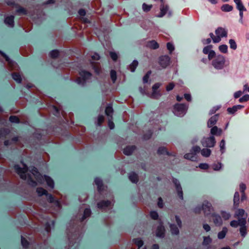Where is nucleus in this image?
Here are the masks:
<instances>
[{"label": "nucleus", "mask_w": 249, "mask_h": 249, "mask_svg": "<svg viewBox=\"0 0 249 249\" xmlns=\"http://www.w3.org/2000/svg\"><path fill=\"white\" fill-rule=\"evenodd\" d=\"M1 54L3 56H4L6 60V61L10 64H12L13 62H12V61L9 58V57L6 55L5 54V53H2V52H0Z\"/></svg>", "instance_id": "338daca9"}, {"label": "nucleus", "mask_w": 249, "mask_h": 249, "mask_svg": "<svg viewBox=\"0 0 249 249\" xmlns=\"http://www.w3.org/2000/svg\"><path fill=\"white\" fill-rule=\"evenodd\" d=\"M222 167V164L220 162L217 163H214L212 165V168L214 171H219Z\"/></svg>", "instance_id": "ea45409f"}, {"label": "nucleus", "mask_w": 249, "mask_h": 249, "mask_svg": "<svg viewBox=\"0 0 249 249\" xmlns=\"http://www.w3.org/2000/svg\"><path fill=\"white\" fill-rule=\"evenodd\" d=\"M36 192L39 196H41L43 195H47V191L42 188H37L36 189Z\"/></svg>", "instance_id": "58836bf2"}, {"label": "nucleus", "mask_w": 249, "mask_h": 249, "mask_svg": "<svg viewBox=\"0 0 249 249\" xmlns=\"http://www.w3.org/2000/svg\"><path fill=\"white\" fill-rule=\"evenodd\" d=\"M211 242V239L209 237H204L203 244L207 245Z\"/></svg>", "instance_id": "e2e57ef3"}, {"label": "nucleus", "mask_w": 249, "mask_h": 249, "mask_svg": "<svg viewBox=\"0 0 249 249\" xmlns=\"http://www.w3.org/2000/svg\"><path fill=\"white\" fill-rule=\"evenodd\" d=\"M243 107L242 105H236L232 107H229L227 109V111L229 113L233 114L238 109H240Z\"/></svg>", "instance_id": "6ab92c4d"}, {"label": "nucleus", "mask_w": 249, "mask_h": 249, "mask_svg": "<svg viewBox=\"0 0 249 249\" xmlns=\"http://www.w3.org/2000/svg\"><path fill=\"white\" fill-rule=\"evenodd\" d=\"M173 182L175 184L176 190L177 192L178 195L179 197V198L183 200V191L182 188L181 186V184L179 181L176 178H173Z\"/></svg>", "instance_id": "1a4fd4ad"}, {"label": "nucleus", "mask_w": 249, "mask_h": 249, "mask_svg": "<svg viewBox=\"0 0 249 249\" xmlns=\"http://www.w3.org/2000/svg\"><path fill=\"white\" fill-rule=\"evenodd\" d=\"M216 35L215 38L213 39V43H216L219 42L221 38L226 37L228 35V31L225 28L222 27H218L215 31Z\"/></svg>", "instance_id": "39448f33"}, {"label": "nucleus", "mask_w": 249, "mask_h": 249, "mask_svg": "<svg viewBox=\"0 0 249 249\" xmlns=\"http://www.w3.org/2000/svg\"><path fill=\"white\" fill-rule=\"evenodd\" d=\"M249 100V95L246 94L239 99L240 103L247 102Z\"/></svg>", "instance_id": "09e8293b"}, {"label": "nucleus", "mask_w": 249, "mask_h": 249, "mask_svg": "<svg viewBox=\"0 0 249 249\" xmlns=\"http://www.w3.org/2000/svg\"><path fill=\"white\" fill-rule=\"evenodd\" d=\"M147 46L151 49H156L159 47L158 43L155 40H151L148 42Z\"/></svg>", "instance_id": "bb28decb"}, {"label": "nucleus", "mask_w": 249, "mask_h": 249, "mask_svg": "<svg viewBox=\"0 0 249 249\" xmlns=\"http://www.w3.org/2000/svg\"><path fill=\"white\" fill-rule=\"evenodd\" d=\"M245 223H247L246 220L244 219H238L237 220H232L230 222V225L232 227L237 228L238 226L243 225Z\"/></svg>", "instance_id": "ddd939ff"}, {"label": "nucleus", "mask_w": 249, "mask_h": 249, "mask_svg": "<svg viewBox=\"0 0 249 249\" xmlns=\"http://www.w3.org/2000/svg\"><path fill=\"white\" fill-rule=\"evenodd\" d=\"M190 151H192L193 153H195V154L196 155L197 153H199L200 151V148L198 146H194L192 147Z\"/></svg>", "instance_id": "603ef678"}, {"label": "nucleus", "mask_w": 249, "mask_h": 249, "mask_svg": "<svg viewBox=\"0 0 249 249\" xmlns=\"http://www.w3.org/2000/svg\"><path fill=\"white\" fill-rule=\"evenodd\" d=\"M170 231L172 234L178 235L179 233L178 227L175 224H170Z\"/></svg>", "instance_id": "a878e982"}, {"label": "nucleus", "mask_w": 249, "mask_h": 249, "mask_svg": "<svg viewBox=\"0 0 249 249\" xmlns=\"http://www.w3.org/2000/svg\"><path fill=\"white\" fill-rule=\"evenodd\" d=\"M150 216L152 219L156 220L158 219L159 217V214L157 212L152 211L150 213Z\"/></svg>", "instance_id": "864d4df0"}, {"label": "nucleus", "mask_w": 249, "mask_h": 249, "mask_svg": "<svg viewBox=\"0 0 249 249\" xmlns=\"http://www.w3.org/2000/svg\"><path fill=\"white\" fill-rule=\"evenodd\" d=\"M218 115L216 114L211 117L208 120L207 123V126L208 127H211L213 125L215 124L217 121Z\"/></svg>", "instance_id": "2eb2a0df"}, {"label": "nucleus", "mask_w": 249, "mask_h": 249, "mask_svg": "<svg viewBox=\"0 0 249 249\" xmlns=\"http://www.w3.org/2000/svg\"><path fill=\"white\" fill-rule=\"evenodd\" d=\"M136 147L135 146H127L124 149V154L129 156L130 155L135 149Z\"/></svg>", "instance_id": "4be33fe9"}, {"label": "nucleus", "mask_w": 249, "mask_h": 249, "mask_svg": "<svg viewBox=\"0 0 249 249\" xmlns=\"http://www.w3.org/2000/svg\"><path fill=\"white\" fill-rule=\"evenodd\" d=\"M50 54L51 57L54 58L58 56L59 52L57 50H53L50 52Z\"/></svg>", "instance_id": "3c124183"}, {"label": "nucleus", "mask_w": 249, "mask_h": 249, "mask_svg": "<svg viewBox=\"0 0 249 249\" xmlns=\"http://www.w3.org/2000/svg\"><path fill=\"white\" fill-rule=\"evenodd\" d=\"M112 202L110 201H102L97 204L98 207L100 209H105L111 206Z\"/></svg>", "instance_id": "4468645a"}, {"label": "nucleus", "mask_w": 249, "mask_h": 249, "mask_svg": "<svg viewBox=\"0 0 249 249\" xmlns=\"http://www.w3.org/2000/svg\"><path fill=\"white\" fill-rule=\"evenodd\" d=\"M94 182L97 186L98 191H101L103 189V183L102 180L99 178H96L94 180Z\"/></svg>", "instance_id": "2f4dec72"}, {"label": "nucleus", "mask_w": 249, "mask_h": 249, "mask_svg": "<svg viewBox=\"0 0 249 249\" xmlns=\"http://www.w3.org/2000/svg\"><path fill=\"white\" fill-rule=\"evenodd\" d=\"M227 232V229L226 227H224L222 229V231L218 233V238L220 239H223L225 237Z\"/></svg>", "instance_id": "f704fd0d"}, {"label": "nucleus", "mask_w": 249, "mask_h": 249, "mask_svg": "<svg viewBox=\"0 0 249 249\" xmlns=\"http://www.w3.org/2000/svg\"><path fill=\"white\" fill-rule=\"evenodd\" d=\"M240 196L239 193L236 192L234 193V198H233V203L234 205L236 206H238L239 203Z\"/></svg>", "instance_id": "c9c22d12"}, {"label": "nucleus", "mask_w": 249, "mask_h": 249, "mask_svg": "<svg viewBox=\"0 0 249 249\" xmlns=\"http://www.w3.org/2000/svg\"><path fill=\"white\" fill-rule=\"evenodd\" d=\"M220 108V107L216 106L214 107L210 111L209 114L212 115L214 114L217 110H218Z\"/></svg>", "instance_id": "774afa93"}, {"label": "nucleus", "mask_w": 249, "mask_h": 249, "mask_svg": "<svg viewBox=\"0 0 249 249\" xmlns=\"http://www.w3.org/2000/svg\"><path fill=\"white\" fill-rule=\"evenodd\" d=\"M221 215L222 217L225 220L229 219L231 217V214L230 213L224 211L221 212Z\"/></svg>", "instance_id": "72a5a7b5"}, {"label": "nucleus", "mask_w": 249, "mask_h": 249, "mask_svg": "<svg viewBox=\"0 0 249 249\" xmlns=\"http://www.w3.org/2000/svg\"><path fill=\"white\" fill-rule=\"evenodd\" d=\"M152 7V5H147L146 3H144L142 4V10L144 12H148L149 11Z\"/></svg>", "instance_id": "c03bdc74"}, {"label": "nucleus", "mask_w": 249, "mask_h": 249, "mask_svg": "<svg viewBox=\"0 0 249 249\" xmlns=\"http://www.w3.org/2000/svg\"><path fill=\"white\" fill-rule=\"evenodd\" d=\"M21 244L23 246V248H27L28 244H29V243L27 241V240H26L25 238H24L23 237H21Z\"/></svg>", "instance_id": "bf43d9fd"}, {"label": "nucleus", "mask_w": 249, "mask_h": 249, "mask_svg": "<svg viewBox=\"0 0 249 249\" xmlns=\"http://www.w3.org/2000/svg\"><path fill=\"white\" fill-rule=\"evenodd\" d=\"M161 96L160 93L158 90L153 91L151 97L153 98L157 99Z\"/></svg>", "instance_id": "a18cd8bd"}, {"label": "nucleus", "mask_w": 249, "mask_h": 249, "mask_svg": "<svg viewBox=\"0 0 249 249\" xmlns=\"http://www.w3.org/2000/svg\"><path fill=\"white\" fill-rule=\"evenodd\" d=\"M110 77L113 82L114 83L116 80V72L114 70H111L110 71Z\"/></svg>", "instance_id": "de8ad7c7"}, {"label": "nucleus", "mask_w": 249, "mask_h": 249, "mask_svg": "<svg viewBox=\"0 0 249 249\" xmlns=\"http://www.w3.org/2000/svg\"><path fill=\"white\" fill-rule=\"evenodd\" d=\"M175 221L178 225V227L179 228H181L182 222H181V221L179 217L178 216L176 215V216H175Z\"/></svg>", "instance_id": "69168bd1"}, {"label": "nucleus", "mask_w": 249, "mask_h": 249, "mask_svg": "<svg viewBox=\"0 0 249 249\" xmlns=\"http://www.w3.org/2000/svg\"><path fill=\"white\" fill-rule=\"evenodd\" d=\"M246 223H245L243 225L240 226V232L243 237H245V236L247 234V227H246Z\"/></svg>", "instance_id": "7c9ffc66"}, {"label": "nucleus", "mask_w": 249, "mask_h": 249, "mask_svg": "<svg viewBox=\"0 0 249 249\" xmlns=\"http://www.w3.org/2000/svg\"><path fill=\"white\" fill-rule=\"evenodd\" d=\"M105 112L106 115L108 117V118L112 119L113 109L111 105H109L107 107Z\"/></svg>", "instance_id": "b1692460"}, {"label": "nucleus", "mask_w": 249, "mask_h": 249, "mask_svg": "<svg viewBox=\"0 0 249 249\" xmlns=\"http://www.w3.org/2000/svg\"><path fill=\"white\" fill-rule=\"evenodd\" d=\"M110 55L113 60L116 61L118 58V55L115 52H110Z\"/></svg>", "instance_id": "052dcab7"}, {"label": "nucleus", "mask_w": 249, "mask_h": 249, "mask_svg": "<svg viewBox=\"0 0 249 249\" xmlns=\"http://www.w3.org/2000/svg\"><path fill=\"white\" fill-rule=\"evenodd\" d=\"M203 211L205 216H208L214 211V209L211 203L207 200H204L201 206L198 205L193 209V212L196 214H199Z\"/></svg>", "instance_id": "f03ea898"}, {"label": "nucleus", "mask_w": 249, "mask_h": 249, "mask_svg": "<svg viewBox=\"0 0 249 249\" xmlns=\"http://www.w3.org/2000/svg\"><path fill=\"white\" fill-rule=\"evenodd\" d=\"M220 149L222 153H224L225 150V141L224 140H222L220 143Z\"/></svg>", "instance_id": "49530a36"}, {"label": "nucleus", "mask_w": 249, "mask_h": 249, "mask_svg": "<svg viewBox=\"0 0 249 249\" xmlns=\"http://www.w3.org/2000/svg\"><path fill=\"white\" fill-rule=\"evenodd\" d=\"M229 44L230 48L234 50L237 48V44L234 40L231 39L229 40Z\"/></svg>", "instance_id": "79ce46f5"}, {"label": "nucleus", "mask_w": 249, "mask_h": 249, "mask_svg": "<svg viewBox=\"0 0 249 249\" xmlns=\"http://www.w3.org/2000/svg\"><path fill=\"white\" fill-rule=\"evenodd\" d=\"M236 4V8L239 11L240 21L243 23V12L246 11L247 9L244 6L241 0H233Z\"/></svg>", "instance_id": "6e6552de"}, {"label": "nucleus", "mask_w": 249, "mask_h": 249, "mask_svg": "<svg viewBox=\"0 0 249 249\" xmlns=\"http://www.w3.org/2000/svg\"><path fill=\"white\" fill-rule=\"evenodd\" d=\"M138 65V62L137 60H134L131 64H130L129 66L128 69L131 72H134L137 67Z\"/></svg>", "instance_id": "c85d7f7f"}, {"label": "nucleus", "mask_w": 249, "mask_h": 249, "mask_svg": "<svg viewBox=\"0 0 249 249\" xmlns=\"http://www.w3.org/2000/svg\"><path fill=\"white\" fill-rule=\"evenodd\" d=\"M222 133V130L216 126L213 127L211 129V134L213 135L220 136Z\"/></svg>", "instance_id": "5701e85b"}, {"label": "nucleus", "mask_w": 249, "mask_h": 249, "mask_svg": "<svg viewBox=\"0 0 249 249\" xmlns=\"http://www.w3.org/2000/svg\"><path fill=\"white\" fill-rule=\"evenodd\" d=\"M208 54V59L210 60L213 58H214L216 56L215 53L214 51L212 50Z\"/></svg>", "instance_id": "6e6d98bb"}, {"label": "nucleus", "mask_w": 249, "mask_h": 249, "mask_svg": "<svg viewBox=\"0 0 249 249\" xmlns=\"http://www.w3.org/2000/svg\"><path fill=\"white\" fill-rule=\"evenodd\" d=\"M14 17L13 16H8L5 18L4 22L9 27H13L14 25Z\"/></svg>", "instance_id": "f3484780"}, {"label": "nucleus", "mask_w": 249, "mask_h": 249, "mask_svg": "<svg viewBox=\"0 0 249 249\" xmlns=\"http://www.w3.org/2000/svg\"><path fill=\"white\" fill-rule=\"evenodd\" d=\"M219 51L222 53H226L228 52V46L227 45H221L218 47Z\"/></svg>", "instance_id": "a19ab883"}, {"label": "nucleus", "mask_w": 249, "mask_h": 249, "mask_svg": "<svg viewBox=\"0 0 249 249\" xmlns=\"http://www.w3.org/2000/svg\"><path fill=\"white\" fill-rule=\"evenodd\" d=\"M216 143L214 137L213 136L207 138H204L201 141L202 145L206 147H213Z\"/></svg>", "instance_id": "0eeeda50"}, {"label": "nucleus", "mask_w": 249, "mask_h": 249, "mask_svg": "<svg viewBox=\"0 0 249 249\" xmlns=\"http://www.w3.org/2000/svg\"><path fill=\"white\" fill-rule=\"evenodd\" d=\"M79 74L80 77L76 80V82L78 85L84 86L86 81L91 77V73L85 71H81Z\"/></svg>", "instance_id": "423d86ee"}, {"label": "nucleus", "mask_w": 249, "mask_h": 249, "mask_svg": "<svg viewBox=\"0 0 249 249\" xmlns=\"http://www.w3.org/2000/svg\"><path fill=\"white\" fill-rule=\"evenodd\" d=\"M23 167L20 168L19 165H15V169L16 170L18 174L20 176V178L24 180H26L28 184L32 186H36L37 184L36 181L34 180V178L40 184L44 182V181L47 183L48 186L52 189L54 188V184L53 180L50 177L47 176H42L37 170L36 168L32 167L30 169V173L28 172L27 166L23 164Z\"/></svg>", "instance_id": "f257e3e1"}, {"label": "nucleus", "mask_w": 249, "mask_h": 249, "mask_svg": "<svg viewBox=\"0 0 249 249\" xmlns=\"http://www.w3.org/2000/svg\"><path fill=\"white\" fill-rule=\"evenodd\" d=\"M129 180L134 183H136L138 181V176L135 172H132L128 175Z\"/></svg>", "instance_id": "a211bd4d"}, {"label": "nucleus", "mask_w": 249, "mask_h": 249, "mask_svg": "<svg viewBox=\"0 0 249 249\" xmlns=\"http://www.w3.org/2000/svg\"><path fill=\"white\" fill-rule=\"evenodd\" d=\"M9 120L12 123H19L18 118L15 116H11Z\"/></svg>", "instance_id": "4d7b16f0"}, {"label": "nucleus", "mask_w": 249, "mask_h": 249, "mask_svg": "<svg viewBox=\"0 0 249 249\" xmlns=\"http://www.w3.org/2000/svg\"><path fill=\"white\" fill-rule=\"evenodd\" d=\"M188 106L183 104H177L174 106L173 113L178 117L183 116L188 109Z\"/></svg>", "instance_id": "20e7f679"}, {"label": "nucleus", "mask_w": 249, "mask_h": 249, "mask_svg": "<svg viewBox=\"0 0 249 249\" xmlns=\"http://www.w3.org/2000/svg\"><path fill=\"white\" fill-rule=\"evenodd\" d=\"M174 87V84L173 83H170L166 86V90L169 91L173 89Z\"/></svg>", "instance_id": "0e129e2a"}, {"label": "nucleus", "mask_w": 249, "mask_h": 249, "mask_svg": "<svg viewBox=\"0 0 249 249\" xmlns=\"http://www.w3.org/2000/svg\"><path fill=\"white\" fill-rule=\"evenodd\" d=\"M213 217V223L217 226H220L222 224V220L221 217L218 214L213 213L212 215Z\"/></svg>", "instance_id": "dca6fc26"}, {"label": "nucleus", "mask_w": 249, "mask_h": 249, "mask_svg": "<svg viewBox=\"0 0 249 249\" xmlns=\"http://www.w3.org/2000/svg\"><path fill=\"white\" fill-rule=\"evenodd\" d=\"M160 14L157 16L158 18H162L163 17L166 13L168 14L169 17H171L172 16V12L171 11H168V6L167 5H165L163 2L162 4L160 6Z\"/></svg>", "instance_id": "9d476101"}, {"label": "nucleus", "mask_w": 249, "mask_h": 249, "mask_svg": "<svg viewBox=\"0 0 249 249\" xmlns=\"http://www.w3.org/2000/svg\"><path fill=\"white\" fill-rule=\"evenodd\" d=\"M12 77L15 81L17 83H20L21 82V77L20 75L17 73H14L12 74Z\"/></svg>", "instance_id": "e433bc0d"}, {"label": "nucleus", "mask_w": 249, "mask_h": 249, "mask_svg": "<svg viewBox=\"0 0 249 249\" xmlns=\"http://www.w3.org/2000/svg\"><path fill=\"white\" fill-rule=\"evenodd\" d=\"M248 215L247 213H245L244 210L242 209H238L235 213L234 217L236 218L237 219H244L245 220H246Z\"/></svg>", "instance_id": "f8f14e48"}, {"label": "nucleus", "mask_w": 249, "mask_h": 249, "mask_svg": "<svg viewBox=\"0 0 249 249\" xmlns=\"http://www.w3.org/2000/svg\"><path fill=\"white\" fill-rule=\"evenodd\" d=\"M157 153L159 155H170L169 153L167 151V149L163 146L160 147L157 151Z\"/></svg>", "instance_id": "cd10ccee"}, {"label": "nucleus", "mask_w": 249, "mask_h": 249, "mask_svg": "<svg viewBox=\"0 0 249 249\" xmlns=\"http://www.w3.org/2000/svg\"><path fill=\"white\" fill-rule=\"evenodd\" d=\"M158 206L160 208H162L163 207L164 203H163V200L161 198V197H159L158 198Z\"/></svg>", "instance_id": "680f3d73"}, {"label": "nucleus", "mask_w": 249, "mask_h": 249, "mask_svg": "<svg viewBox=\"0 0 249 249\" xmlns=\"http://www.w3.org/2000/svg\"><path fill=\"white\" fill-rule=\"evenodd\" d=\"M226 59L222 55H216L212 62V66L216 70L223 69L225 66Z\"/></svg>", "instance_id": "7ed1b4c3"}, {"label": "nucleus", "mask_w": 249, "mask_h": 249, "mask_svg": "<svg viewBox=\"0 0 249 249\" xmlns=\"http://www.w3.org/2000/svg\"><path fill=\"white\" fill-rule=\"evenodd\" d=\"M170 63V58L168 55H163L159 58V64L163 68H165Z\"/></svg>", "instance_id": "9b49d317"}, {"label": "nucleus", "mask_w": 249, "mask_h": 249, "mask_svg": "<svg viewBox=\"0 0 249 249\" xmlns=\"http://www.w3.org/2000/svg\"><path fill=\"white\" fill-rule=\"evenodd\" d=\"M212 45H208L207 46H206L203 49V53L204 54H208L212 50Z\"/></svg>", "instance_id": "37998d69"}, {"label": "nucleus", "mask_w": 249, "mask_h": 249, "mask_svg": "<svg viewBox=\"0 0 249 249\" xmlns=\"http://www.w3.org/2000/svg\"><path fill=\"white\" fill-rule=\"evenodd\" d=\"M134 242L136 245L139 247V248H141L143 245V241L140 239H134Z\"/></svg>", "instance_id": "8fccbe9b"}, {"label": "nucleus", "mask_w": 249, "mask_h": 249, "mask_svg": "<svg viewBox=\"0 0 249 249\" xmlns=\"http://www.w3.org/2000/svg\"><path fill=\"white\" fill-rule=\"evenodd\" d=\"M201 155L205 157H209L211 154V150L208 148H203L201 150Z\"/></svg>", "instance_id": "473e14b6"}, {"label": "nucleus", "mask_w": 249, "mask_h": 249, "mask_svg": "<svg viewBox=\"0 0 249 249\" xmlns=\"http://www.w3.org/2000/svg\"><path fill=\"white\" fill-rule=\"evenodd\" d=\"M164 228L162 225L158 227L156 231V236L159 237H162L164 234Z\"/></svg>", "instance_id": "aec40b11"}, {"label": "nucleus", "mask_w": 249, "mask_h": 249, "mask_svg": "<svg viewBox=\"0 0 249 249\" xmlns=\"http://www.w3.org/2000/svg\"><path fill=\"white\" fill-rule=\"evenodd\" d=\"M46 196H47L48 201L50 203H54L58 207H60V203L59 201L58 200H55L54 198L52 195L48 194L47 193Z\"/></svg>", "instance_id": "393cba45"}, {"label": "nucleus", "mask_w": 249, "mask_h": 249, "mask_svg": "<svg viewBox=\"0 0 249 249\" xmlns=\"http://www.w3.org/2000/svg\"><path fill=\"white\" fill-rule=\"evenodd\" d=\"M167 49L169 51L170 53H172V52L175 49L173 44L170 42L167 43Z\"/></svg>", "instance_id": "5fc2aeb1"}, {"label": "nucleus", "mask_w": 249, "mask_h": 249, "mask_svg": "<svg viewBox=\"0 0 249 249\" xmlns=\"http://www.w3.org/2000/svg\"><path fill=\"white\" fill-rule=\"evenodd\" d=\"M17 12L20 15H22V14L25 15L27 14L25 9L22 7H20L17 10Z\"/></svg>", "instance_id": "13d9d810"}, {"label": "nucleus", "mask_w": 249, "mask_h": 249, "mask_svg": "<svg viewBox=\"0 0 249 249\" xmlns=\"http://www.w3.org/2000/svg\"><path fill=\"white\" fill-rule=\"evenodd\" d=\"M222 11L224 12H230L233 10V7L228 4H225L223 5L221 8Z\"/></svg>", "instance_id": "c756f323"}, {"label": "nucleus", "mask_w": 249, "mask_h": 249, "mask_svg": "<svg viewBox=\"0 0 249 249\" xmlns=\"http://www.w3.org/2000/svg\"><path fill=\"white\" fill-rule=\"evenodd\" d=\"M184 157L186 159L190 160L192 161H196L197 159V157L195 153L190 151L189 153L186 154Z\"/></svg>", "instance_id": "412c9836"}, {"label": "nucleus", "mask_w": 249, "mask_h": 249, "mask_svg": "<svg viewBox=\"0 0 249 249\" xmlns=\"http://www.w3.org/2000/svg\"><path fill=\"white\" fill-rule=\"evenodd\" d=\"M91 214V211L89 209L87 208L85 209L84 212V215L82 218V220H84L85 219H86L87 217L90 216Z\"/></svg>", "instance_id": "4c0bfd02"}]
</instances>
